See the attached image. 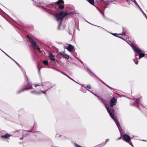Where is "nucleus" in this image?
Returning <instances> with one entry per match:
<instances>
[{
	"label": "nucleus",
	"mask_w": 147,
	"mask_h": 147,
	"mask_svg": "<svg viewBox=\"0 0 147 147\" xmlns=\"http://www.w3.org/2000/svg\"><path fill=\"white\" fill-rule=\"evenodd\" d=\"M67 15V13L65 12H61L59 13H57L55 16L58 22L61 20L59 24L58 29H60V26L61 24L63 18Z\"/></svg>",
	"instance_id": "obj_1"
},
{
	"label": "nucleus",
	"mask_w": 147,
	"mask_h": 147,
	"mask_svg": "<svg viewBox=\"0 0 147 147\" xmlns=\"http://www.w3.org/2000/svg\"><path fill=\"white\" fill-rule=\"evenodd\" d=\"M64 3V2L63 0H59L57 2L54 3H52L51 4H48L47 5L42 4V3H41L40 2H39V3L41 5H37V6L39 7H41V8H43L44 9L47 8L48 9H49V8H51L52 7H53V4H59L60 3L63 4Z\"/></svg>",
	"instance_id": "obj_2"
},
{
	"label": "nucleus",
	"mask_w": 147,
	"mask_h": 147,
	"mask_svg": "<svg viewBox=\"0 0 147 147\" xmlns=\"http://www.w3.org/2000/svg\"><path fill=\"white\" fill-rule=\"evenodd\" d=\"M102 101L105 105L108 112L112 118L113 120L114 119L117 118L114 115L115 111L113 109H109V107H108V105L107 104V102L105 100H104Z\"/></svg>",
	"instance_id": "obj_3"
},
{
	"label": "nucleus",
	"mask_w": 147,
	"mask_h": 147,
	"mask_svg": "<svg viewBox=\"0 0 147 147\" xmlns=\"http://www.w3.org/2000/svg\"><path fill=\"white\" fill-rule=\"evenodd\" d=\"M23 73L24 77L25 78V79L27 81V82H28V86H29L30 87L29 88H25L24 89H22L21 90H20L19 91H18L17 92V94H19L20 93H21L22 92L24 91L25 90H27L29 89H32V85L31 84V83L29 81V80L28 79V78L27 77V76H26V72L25 71H23Z\"/></svg>",
	"instance_id": "obj_4"
},
{
	"label": "nucleus",
	"mask_w": 147,
	"mask_h": 147,
	"mask_svg": "<svg viewBox=\"0 0 147 147\" xmlns=\"http://www.w3.org/2000/svg\"><path fill=\"white\" fill-rule=\"evenodd\" d=\"M131 138H130L129 136L126 134L124 135L122 138L123 140L128 143L130 145L132 146L133 147H134L131 141Z\"/></svg>",
	"instance_id": "obj_5"
},
{
	"label": "nucleus",
	"mask_w": 147,
	"mask_h": 147,
	"mask_svg": "<svg viewBox=\"0 0 147 147\" xmlns=\"http://www.w3.org/2000/svg\"><path fill=\"white\" fill-rule=\"evenodd\" d=\"M114 121L115 122L116 124V125H117V127H118L119 130V131L120 132V134H121V137L119 138H118V140H119L121 139V137H122V133H121V131L122 130L121 128V127L119 123V122L118 121L117 118L116 119H113Z\"/></svg>",
	"instance_id": "obj_6"
},
{
	"label": "nucleus",
	"mask_w": 147,
	"mask_h": 147,
	"mask_svg": "<svg viewBox=\"0 0 147 147\" xmlns=\"http://www.w3.org/2000/svg\"><path fill=\"white\" fill-rule=\"evenodd\" d=\"M42 86H46L47 87H49L48 89H50L51 88H52L53 86H55V85H52L51 83L49 82H41Z\"/></svg>",
	"instance_id": "obj_7"
},
{
	"label": "nucleus",
	"mask_w": 147,
	"mask_h": 147,
	"mask_svg": "<svg viewBox=\"0 0 147 147\" xmlns=\"http://www.w3.org/2000/svg\"><path fill=\"white\" fill-rule=\"evenodd\" d=\"M42 86H46L47 87H49L48 89H50L51 88H52L53 86H55V85H52L51 83L49 82H41Z\"/></svg>",
	"instance_id": "obj_8"
},
{
	"label": "nucleus",
	"mask_w": 147,
	"mask_h": 147,
	"mask_svg": "<svg viewBox=\"0 0 147 147\" xmlns=\"http://www.w3.org/2000/svg\"><path fill=\"white\" fill-rule=\"evenodd\" d=\"M136 104L138 105L137 107H138L139 110H141V108H144V107L140 103V98H135Z\"/></svg>",
	"instance_id": "obj_9"
},
{
	"label": "nucleus",
	"mask_w": 147,
	"mask_h": 147,
	"mask_svg": "<svg viewBox=\"0 0 147 147\" xmlns=\"http://www.w3.org/2000/svg\"><path fill=\"white\" fill-rule=\"evenodd\" d=\"M28 38L32 45L33 47L35 49L38 48V46L36 45V42L31 38L29 37Z\"/></svg>",
	"instance_id": "obj_10"
},
{
	"label": "nucleus",
	"mask_w": 147,
	"mask_h": 147,
	"mask_svg": "<svg viewBox=\"0 0 147 147\" xmlns=\"http://www.w3.org/2000/svg\"><path fill=\"white\" fill-rule=\"evenodd\" d=\"M134 51L139 54V59H140L141 58L144 57L145 55L144 53H142V51L139 49L137 48L136 50H135Z\"/></svg>",
	"instance_id": "obj_11"
},
{
	"label": "nucleus",
	"mask_w": 147,
	"mask_h": 147,
	"mask_svg": "<svg viewBox=\"0 0 147 147\" xmlns=\"http://www.w3.org/2000/svg\"><path fill=\"white\" fill-rule=\"evenodd\" d=\"M117 102L116 99L114 97L111 98L110 101V106L112 107L113 106L116 105Z\"/></svg>",
	"instance_id": "obj_12"
},
{
	"label": "nucleus",
	"mask_w": 147,
	"mask_h": 147,
	"mask_svg": "<svg viewBox=\"0 0 147 147\" xmlns=\"http://www.w3.org/2000/svg\"><path fill=\"white\" fill-rule=\"evenodd\" d=\"M74 48V47L71 44H69L68 47L66 48L67 50L70 52H71L72 51H73V49Z\"/></svg>",
	"instance_id": "obj_13"
},
{
	"label": "nucleus",
	"mask_w": 147,
	"mask_h": 147,
	"mask_svg": "<svg viewBox=\"0 0 147 147\" xmlns=\"http://www.w3.org/2000/svg\"><path fill=\"white\" fill-rule=\"evenodd\" d=\"M55 55H53L52 53H49V58L51 60L55 61Z\"/></svg>",
	"instance_id": "obj_14"
},
{
	"label": "nucleus",
	"mask_w": 147,
	"mask_h": 147,
	"mask_svg": "<svg viewBox=\"0 0 147 147\" xmlns=\"http://www.w3.org/2000/svg\"><path fill=\"white\" fill-rule=\"evenodd\" d=\"M127 42L129 45L131 46V47L134 51L137 49L136 48V47L133 44L131 41H129Z\"/></svg>",
	"instance_id": "obj_15"
},
{
	"label": "nucleus",
	"mask_w": 147,
	"mask_h": 147,
	"mask_svg": "<svg viewBox=\"0 0 147 147\" xmlns=\"http://www.w3.org/2000/svg\"><path fill=\"white\" fill-rule=\"evenodd\" d=\"M11 136V135L8 134L7 133L5 135L1 136V137L2 138H5L6 139H9V137H10Z\"/></svg>",
	"instance_id": "obj_16"
},
{
	"label": "nucleus",
	"mask_w": 147,
	"mask_h": 147,
	"mask_svg": "<svg viewBox=\"0 0 147 147\" xmlns=\"http://www.w3.org/2000/svg\"><path fill=\"white\" fill-rule=\"evenodd\" d=\"M30 92L32 94H40L41 93L40 91H36L35 90H33L31 91Z\"/></svg>",
	"instance_id": "obj_17"
},
{
	"label": "nucleus",
	"mask_w": 147,
	"mask_h": 147,
	"mask_svg": "<svg viewBox=\"0 0 147 147\" xmlns=\"http://www.w3.org/2000/svg\"><path fill=\"white\" fill-rule=\"evenodd\" d=\"M132 1H133L134 3H135V4L139 8V9H141V8L138 5L137 3L136 2V0H131Z\"/></svg>",
	"instance_id": "obj_18"
},
{
	"label": "nucleus",
	"mask_w": 147,
	"mask_h": 147,
	"mask_svg": "<svg viewBox=\"0 0 147 147\" xmlns=\"http://www.w3.org/2000/svg\"><path fill=\"white\" fill-rule=\"evenodd\" d=\"M82 86L86 88H88L89 89H91L92 88L90 84L87 85L86 86Z\"/></svg>",
	"instance_id": "obj_19"
},
{
	"label": "nucleus",
	"mask_w": 147,
	"mask_h": 147,
	"mask_svg": "<svg viewBox=\"0 0 147 147\" xmlns=\"http://www.w3.org/2000/svg\"><path fill=\"white\" fill-rule=\"evenodd\" d=\"M63 57L64 58H66V59H69V55H67L65 53V54L64 55Z\"/></svg>",
	"instance_id": "obj_20"
},
{
	"label": "nucleus",
	"mask_w": 147,
	"mask_h": 147,
	"mask_svg": "<svg viewBox=\"0 0 147 147\" xmlns=\"http://www.w3.org/2000/svg\"><path fill=\"white\" fill-rule=\"evenodd\" d=\"M88 1L92 5H93L94 3V0H88Z\"/></svg>",
	"instance_id": "obj_21"
},
{
	"label": "nucleus",
	"mask_w": 147,
	"mask_h": 147,
	"mask_svg": "<svg viewBox=\"0 0 147 147\" xmlns=\"http://www.w3.org/2000/svg\"><path fill=\"white\" fill-rule=\"evenodd\" d=\"M136 56H137L136 55H135V57H136V59H133V60H134V62H135V64H138V61H137V59H138L136 57Z\"/></svg>",
	"instance_id": "obj_22"
},
{
	"label": "nucleus",
	"mask_w": 147,
	"mask_h": 147,
	"mask_svg": "<svg viewBox=\"0 0 147 147\" xmlns=\"http://www.w3.org/2000/svg\"><path fill=\"white\" fill-rule=\"evenodd\" d=\"M43 63V64H45L46 65H48V61L47 60H44Z\"/></svg>",
	"instance_id": "obj_23"
},
{
	"label": "nucleus",
	"mask_w": 147,
	"mask_h": 147,
	"mask_svg": "<svg viewBox=\"0 0 147 147\" xmlns=\"http://www.w3.org/2000/svg\"><path fill=\"white\" fill-rule=\"evenodd\" d=\"M58 7L59 9H62L64 8V6L63 5H59Z\"/></svg>",
	"instance_id": "obj_24"
},
{
	"label": "nucleus",
	"mask_w": 147,
	"mask_h": 147,
	"mask_svg": "<svg viewBox=\"0 0 147 147\" xmlns=\"http://www.w3.org/2000/svg\"><path fill=\"white\" fill-rule=\"evenodd\" d=\"M14 61L18 65V66L20 67V68L21 69V70H22V71L23 72V71H24L23 69H22V68L21 67H20V65L18 63H17L15 61Z\"/></svg>",
	"instance_id": "obj_25"
},
{
	"label": "nucleus",
	"mask_w": 147,
	"mask_h": 147,
	"mask_svg": "<svg viewBox=\"0 0 147 147\" xmlns=\"http://www.w3.org/2000/svg\"><path fill=\"white\" fill-rule=\"evenodd\" d=\"M61 73H62L63 75H65V76H66L68 78H69L71 80H72V79L70 78L69 76L68 75H67V74H66L62 72H61Z\"/></svg>",
	"instance_id": "obj_26"
},
{
	"label": "nucleus",
	"mask_w": 147,
	"mask_h": 147,
	"mask_svg": "<svg viewBox=\"0 0 147 147\" xmlns=\"http://www.w3.org/2000/svg\"><path fill=\"white\" fill-rule=\"evenodd\" d=\"M61 137V136L58 134H57L55 136V137L56 138L61 140V139L60 138Z\"/></svg>",
	"instance_id": "obj_27"
},
{
	"label": "nucleus",
	"mask_w": 147,
	"mask_h": 147,
	"mask_svg": "<svg viewBox=\"0 0 147 147\" xmlns=\"http://www.w3.org/2000/svg\"><path fill=\"white\" fill-rule=\"evenodd\" d=\"M34 85L35 87H36L37 86H42L41 84H34Z\"/></svg>",
	"instance_id": "obj_28"
},
{
	"label": "nucleus",
	"mask_w": 147,
	"mask_h": 147,
	"mask_svg": "<svg viewBox=\"0 0 147 147\" xmlns=\"http://www.w3.org/2000/svg\"><path fill=\"white\" fill-rule=\"evenodd\" d=\"M65 53L63 52V51H62V52H60V53L59 54L63 57L64 56V55L65 54Z\"/></svg>",
	"instance_id": "obj_29"
},
{
	"label": "nucleus",
	"mask_w": 147,
	"mask_h": 147,
	"mask_svg": "<svg viewBox=\"0 0 147 147\" xmlns=\"http://www.w3.org/2000/svg\"><path fill=\"white\" fill-rule=\"evenodd\" d=\"M112 35H114V36H115L116 37H119V36H117V35H119V34L115 33H112Z\"/></svg>",
	"instance_id": "obj_30"
},
{
	"label": "nucleus",
	"mask_w": 147,
	"mask_h": 147,
	"mask_svg": "<svg viewBox=\"0 0 147 147\" xmlns=\"http://www.w3.org/2000/svg\"><path fill=\"white\" fill-rule=\"evenodd\" d=\"M48 90H49V89H47L46 90L44 91H42V90H41L40 92H41V93H43L44 94H46V92H45L46 91H48Z\"/></svg>",
	"instance_id": "obj_31"
},
{
	"label": "nucleus",
	"mask_w": 147,
	"mask_h": 147,
	"mask_svg": "<svg viewBox=\"0 0 147 147\" xmlns=\"http://www.w3.org/2000/svg\"><path fill=\"white\" fill-rule=\"evenodd\" d=\"M108 140H109L108 139H107L106 140V141H105V143H103L101 144V145H102V146H104L106 142H107Z\"/></svg>",
	"instance_id": "obj_32"
},
{
	"label": "nucleus",
	"mask_w": 147,
	"mask_h": 147,
	"mask_svg": "<svg viewBox=\"0 0 147 147\" xmlns=\"http://www.w3.org/2000/svg\"><path fill=\"white\" fill-rule=\"evenodd\" d=\"M87 71L88 73L90 74V73L92 72L89 69H87Z\"/></svg>",
	"instance_id": "obj_33"
},
{
	"label": "nucleus",
	"mask_w": 147,
	"mask_h": 147,
	"mask_svg": "<svg viewBox=\"0 0 147 147\" xmlns=\"http://www.w3.org/2000/svg\"><path fill=\"white\" fill-rule=\"evenodd\" d=\"M90 75L92 76H95L96 77H97V76L95 75L94 73H93L92 72H91L90 73Z\"/></svg>",
	"instance_id": "obj_34"
},
{
	"label": "nucleus",
	"mask_w": 147,
	"mask_h": 147,
	"mask_svg": "<svg viewBox=\"0 0 147 147\" xmlns=\"http://www.w3.org/2000/svg\"><path fill=\"white\" fill-rule=\"evenodd\" d=\"M36 49H37L38 50V51L40 53L42 52V51L40 50V49L38 47V48H35Z\"/></svg>",
	"instance_id": "obj_35"
},
{
	"label": "nucleus",
	"mask_w": 147,
	"mask_h": 147,
	"mask_svg": "<svg viewBox=\"0 0 147 147\" xmlns=\"http://www.w3.org/2000/svg\"><path fill=\"white\" fill-rule=\"evenodd\" d=\"M66 138L64 136H61V137H60V138L61 139H64L65 138Z\"/></svg>",
	"instance_id": "obj_36"
},
{
	"label": "nucleus",
	"mask_w": 147,
	"mask_h": 147,
	"mask_svg": "<svg viewBox=\"0 0 147 147\" xmlns=\"http://www.w3.org/2000/svg\"><path fill=\"white\" fill-rule=\"evenodd\" d=\"M140 10L143 13V14H144V15L145 16H146V14L142 10V9H140Z\"/></svg>",
	"instance_id": "obj_37"
},
{
	"label": "nucleus",
	"mask_w": 147,
	"mask_h": 147,
	"mask_svg": "<svg viewBox=\"0 0 147 147\" xmlns=\"http://www.w3.org/2000/svg\"><path fill=\"white\" fill-rule=\"evenodd\" d=\"M119 35H125V33L124 32H122V33L119 34Z\"/></svg>",
	"instance_id": "obj_38"
},
{
	"label": "nucleus",
	"mask_w": 147,
	"mask_h": 147,
	"mask_svg": "<svg viewBox=\"0 0 147 147\" xmlns=\"http://www.w3.org/2000/svg\"><path fill=\"white\" fill-rule=\"evenodd\" d=\"M38 73L40 75V69H39V67H38Z\"/></svg>",
	"instance_id": "obj_39"
},
{
	"label": "nucleus",
	"mask_w": 147,
	"mask_h": 147,
	"mask_svg": "<svg viewBox=\"0 0 147 147\" xmlns=\"http://www.w3.org/2000/svg\"><path fill=\"white\" fill-rule=\"evenodd\" d=\"M99 98L102 101L103 100H104V99L102 97H100V96Z\"/></svg>",
	"instance_id": "obj_40"
},
{
	"label": "nucleus",
	"mask_w": 147,
	"mask_h": 147,
	"mask_svg": "<svg viewBox=\"0 0 147 147\" xmlns=\"http://www.w3.org/2000/svg\"><path fill=\"white\" fill-rule=\"evenodd\" d=\"M99 98L102 101L103 100H104V99L102 97H100V96Z\"/></svg>",
	"instance_id": "obj_41"
},
{
	"label": "nucleus",
	"mask_w": 147,
	"mask_h": 147,
	"mask_svg": "<svg viewBox=\"0 0 147 147\" xmlns=\"http://www.w3.org/2000/svg\"><path fill=\"white\" fill-rule=\"evenodd\" d=\"M100 12L102 14V15H103V16L104 17L105 16V15H104V13H102V12H101V11H100Z\"/></svg>",
	"instance_id": "obj_42"
},
{
	"label": "nucleus",
	"mask_w": 147,
	"mask_h": 147,
	"mask_svg": "<svg viewBox=\"0 0 147 147\" xmlns=\"http://www.w3.org/2000/svg\"><path fill=\"white\" fill-rule=\"evenodd\" d=\"M94 95H95V96H97V97H98V98H99L100 97V96L97 95L96 94H94Z\"/></svg>",
	"instance_id": "obj_43"
},
{
	"label": "nucleus",
	"mask_w": 147,
	"mask_h": 147,
	"mask_svg": "<svg viewBox=\"0 0 147 147\" xmlns=\"http://www.w3.org/2000/svg\"><path fill=\"white\" fill-rule=\"evenodd\" d=\"M109 88H110V89H111L112 90H114V89L113 88H112L110 86H109Z\"/></svg>",
	"instance_id": "obj_44"
},
{
	"label": "nucleus",
	"mask_w": 147,
	"mask_h": 147,
	"mask_svg": "<svg viewBox=\"0 0 147 147\" xmlns=\"http://www.w3.org/2000/svg\"><path fill=\"white\" fill-rule=\"evenodd\" d=\"M76 147H81L80 146L76 144Z\"/></svg>",
	"instance_id": "obj_45"
},
{
	"label": "nucleus",
	"mask_w": 147,
	"mask_h": 147,
	"mask_svg": "<svg viewBox=\"0 0 147 147\" xmlns=\"http://www.w3.org/2000/svg\"><path fill=\"white\" fill-rule=\"evenodd\" d=\"M87 90H88L91 93H92V94H95V93H94L93 92L90 91V90H88L87 89Z\"/></svg>",
	"instance_id": "obj_46"
},
{
	"label": "nucleus",
	"mask_w": 147,
	"mask_h": 147,
	"mask_svg": "<svg viewBox=\"0 0 147 147\" xmlns=\"http://www.w3.org/2000/svg\"><path fill=\"white\" fill-rule=\"evenodd\" d=\"M104 84H105V85H106V84H105L103 81H102L101 80H100Z\"/></svg>",
	"instance_id": "obj_47"
},
{
	"label": "nucleus",
	"mask_w": 147,
	"mask_h": 147,
	"mask_svg": "<svg viewBox=\"0 0 147 147\" xmlns=\"http://www.w3.org/2000/svg\"><path fill=\"white\" fill-rule=\"evenodd\" d=\"M6 55L8 56L10 58H11V57H10L9 55H8L7 54H6Z\"/></svg>",
	"instance_id": "obj_48"
},
{
	"label": "nucleus",
	"mask_w": 147,
	"mask_h": 147,
	"mask_svg": "<svg viewBox=\"0 0 147 147\" xmlns=\"http://www.w3.org/2000/svg\"><path fill=\"white\" fill-rule=\"evenodd\" d=\"M0 49L1 50L3 53H4L6 55V54H7L6 53H5L2 50Z\"/></svg>",
	"instance_id": "obj_49"
},
{
	"label": "nucleus",
	"mask_w": 147,
	"mask_h": 147,
	"mask_svg": "<svg viewBox=\"0 0 147 147\" xmlns=\"http://www.w3.org/2000/svg\"><path fill=\"white\" fill-rule=\"evenodd\" d=\"M106 86L107 87H108V88H109V87L110 86H108V85H107V84H106Z\"/></svg>",
	"instance_id": "obj_50"
},
{
	"label": "nucleus",
	"mask_w": 147,
	"mask_h": 147,
	"mask_svg": "<svg viewBox=\"0 0 147 147\" xmlns=\"http://www.w3.org/2000/svg\"><path fill=\"white\" fill-rule=\"evenodd\" d=\"M79 61L82 63H83V62L80 60H79Z\"/></svg>",
	"instance_id": "obj_51"
},
{
	"label": "nucleus",
	"mask_w": 147,
	"mask_h": 147,
	"mask_svg": "<svg viewBox=\"0 0 147 147\" xmlns=\"http://www.w3.org/2000/svg\"><path fill=\"white\" fill-rule=\"evenodd\" d=\"M23 137L21 138H20V139L21 140H22L23 139Z\"/></svg>",
	"instance_id": "obj_52"
},
{
	"label": "nucleus",
	"mask_w": 147,
	"mask_h": 147,
	"mask_svg": "<svg viewBox=\"0 0 147 147\" xmlns=\"http://www.w3.org/2000/svg\"><path fill=\"white\" fill-rule=\"evenodd\" d=\"M121 39H122L124 40H125L123 38H121Z\"/></svg>",
	"instance_id": "obj_53"
},
{
	"label": "nucleus",
	"mask_w": 147,
	"mask_h": 147,
	"mask_svg": "<svg viewBox=\"0 0 147 147\" xmlns=\"http://www.w3.org/2000/svg\"><path fill=\"white\" fill-rule=\"evenodd\" d=\"M19 130H17V132H19ZM16 132H15L14 133H16Z\"/></svg>",
	"instance_id": "obj_54"
},
{
	"label": "nucleus",
	"mask_w": 147,
	"mask_h": 147,
	"mask_svg": "<svg viewBox=\"0 0 147 147\" xmlns=\"http://www.w3.org/2000/svg\"><path fill=\"white\" fill-rule=\"evenodd\" d=\"M11 59H12L13 61H15L12 58H11Z\"/></svg>",
	"instance_id": "obj_55"
},
{
	"label": "nucleus",
	"mask_w": 147,
	"mask_h": 147,
	"mask_svg": "<svg viewBox=\"0 0 147 147\" xmlns=\"http://www.w3.org/2000/svg\"><path fill=\"white\" fill-rule=\"evenodd\" d=\"M72 80L73 81H74L75 82H76L75 80H74L73 79H72V80Z\"/></svg>",
	"instance_id": "obj_56"
},
{
	"label": "nucleus",
	"mask_w": 147,
	"mask_h": 147,
	"mask_svg": "<svg viewBox=\"0 0 147 147\" xmlns=\"http://www.w3.org/2000/svg\"><path fill=\"white\" fill-rule=\"evenodd\" d=\"M69 34H70V35H71V33H70V32H69Z\"/></svg>",
	"instance_id": "obj_57"
},
{
	"label": "nucleus",
	"mask_w": 147,
	"mask_h": 147,
	"mask_svg": "<svg viewBox=\"0 0 147 147\" xmlns=\"http://www.w3.org/2000/svg\"><path fill=\"white\" fill-rule=\"evenodd\" d=\"M145 17H146V18L147 19V16H146Z\"/></svg>",
	"instance_id": "obj_58"
},
{
	"label": "nucleus",
	"mask_w": 147,
	"mask_h": 147,
	"mask_svg": "<svg viewBox=\"0 0 147 147\" xmlns=\"http://www.w3.org/2000/svg\"><path fill=\"white\" fill-rule=\"evenodd\" d=\"M119 38H122V37H120V36H119Z\"/></svg>",
	"instance_id": "obj_59"
},
{
	"label": "nucleus",
	"mask_w": 147,
	"mask_h": 147,
	"mask_svg": "<svg viewBox=\"0 0 147 147\" xmlns=\"http://www.w3.org/2000/svg\"><path fill=\"white\" fill-rule=\"evenodd\" d=\"M123 28V30L124 31V28Z\"/></svg>",
	"instance_id": "obj_60"
},
{
	"label": "nucleus",
	"mask_w": 147,
	"mask_h": 147,
	"mask_svg": "<svg viewBox=\"0 0 147 147\" xmlns=\"http://www.w3.org/2000/svg\"><path fill=\"white\" fill-rule=\"evenodd\" d=\"M132 105H135V104H133Z\"/></svg>",
	"instance_id": "obj_61"
},
{
	"label": "nucleus",
	"mask_w": 147,
	"mask_h": 147,
	"mask_svg": "<svg viewBox=\"0 0 147 147\" xmlns=\"http://www.w3.org/2000/svg\"><path fill=\"white\" fill-rule=\"evenodd\" d=\"M63 27H64V28H65V26H63Z\"/></svg>",
	"instance_id": "obj_62"
}]
</instances>
